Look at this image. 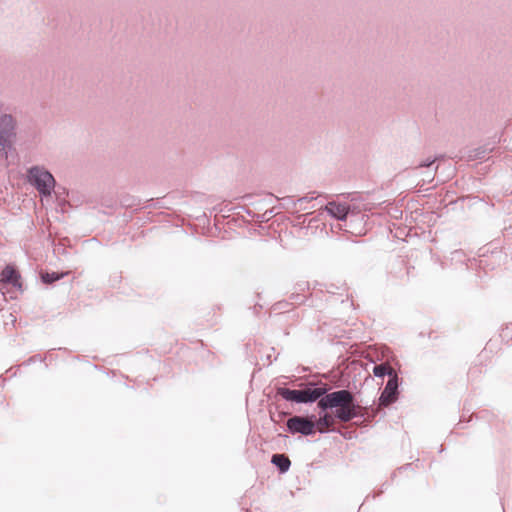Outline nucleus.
Instances as JSON below:
<instances>
[{
    "label": "nucleus",
    "mask_w": 512,
    "mask_h": 512,
    "mask_svg": "<svg viewBox=\"0 0 512 512\" xmlns=\"http://www.w3.org/2000/svg\"><path fill=\"white\" fill-rule=\"evenodd\" d=\"M326 388H314V389H311V388H307V389H304L302 390V397L304 398L303 400V403H306V402H312V401H315L317 399H321L322 397H324L326 395Z\"/></svg>",
    "instance_id": "8"
},
{
    "label": "nucleus",
    "mask_w": 512,
    "mask_h": 512,
    "mask_svg": "<svg viewBox=\"0 0 512 512\" xmlns=\"http://www.w3.org/2000/svg\"><path fill=\"white\" fill-rule=\"evenodd\" d=\"M63 276H64V274H57L55 272H53V273H43L41 275L43 282L48 283V284H50V283H52V282H54L56 280H59Z\"/></svg>",
    "instance_id": "12"
},
{
    "label": "nucleus",
    "mask_w": 512,
    "mask_h": 512,
    "mask_svg": "<svg viewBox=\"0 0 512 512\" xmlns=\"http://www.w3.org/2000/svg\"><path fill=\"white\" fill-rule=\"evenodd\" d=\"M287 427L291 433L311 435L315 432V422L301 416H294L288 419Z\"/></svg>",
    "instance_id": "4"
},
{
    "label": "nucleus",
    "mask_w": 512,
    "mask_h": 512,
    "mask_svg": "<svg viewBox=\"0 0 512 512\" xmlns=\"http://www.w3.org/2000/svg\"><path fill=\"white\" fill-rule=\"evenodd\" d=\"M14 120L12 116L4 114L0 116V149L9 147L14 135Z\"/></svg>",
    "instance_id": "5"
},
{
    "label": "nucleus",
    "mask_w": 512,
    "mask_h": 512,
    "mask_svg": "<svg viewBox=\"0 0 512 512\" xmlns=\"http://www.w3.org/2000/svg\"><path fill=\"white\" fill-rule=\"evenodd\" d=\"M21 291V275L13 266L7 265L0 274V292L6 299H15Z\"/></svg>",
    "instance_id": "2"
},
{
    "label": "nucleus",
    "mask_w": 512,
    "mask_h": 512,
    "mask_svg": "<svg viewBox=\"0 0 512 512\" xmlns=\"http://www.w3.org/2000/svg\"><path fill=\"white\" fill-rule=\"evenodd\" d=\"M278 394L281 395L285 400L303 403L304 398L302 397V390H291L288 388H282L278 391Z\"/></svg>",
    "instance_id": "9"
},
{
    "label": "nucleus",
    "mask_w": 512,
    "mask_h": 512,
    "mask_svg": "<svg viewBox=\"0 0 512 512\" xmlns=\"http://www.w3.org/2000/svg\"><path fill=\"white\" fill-rule=\"evenodd\" d=\"M318 407L323 410L335 409L334 415L325 413L315 422V430L324 433L335 425V419L348 422L358 415V406L354 403L353 395L348 390H339L319 399Z\"/></svg>",
    "instance_id": "1"
},
{
    "label": "nucleus",
    "mask_w": 512,
    "mask_h": 512,
    "mask_svg": "<svg viewBox=\"0 0 512 512\" xmlns=\"http://www.w3.org/2000/svg\"><path fill=\"white\" fill-rule=\"evenodd\" d=\"M326 210L333 217H335V218H337L339 220H343V219L346 218V216L348 214L349 207L347 205H345V204H338V203H335V202H329L326 205Z\"/></svg>",
    "instance_id": "7"
},
{
    "label": "nucleus",
    "mask_w": 512,
    "mask_h": 512,
    "mask_svg": "<svg viewBox=\"0 0 512 512\" xmlns=\"http://www.w3.org/2000/svg\"><path fill=\"white\" fill-rule=\"evenodd\" d=\"M271 462L276 465L281 472H286L291 465L289 458L284 454H274Z\"/></svg>",
    "instance_id": "11"
},
{
    "label": "nucleus",
    "mask_w": 512,
    "mask_h": 512,
    "mask_svg": "<svg viewBox=\"0 0 512 512\" xmlns=\"http://www.w3.org/2000/svg\"><path fill=\"white\" fill-rule=\"evenodd\" d=\"M398 377L393 376L389 378L380 398H379V405L380 406H388L391 403L395 402L397 400L398 395Z\"/></svg>",
    "instance_id": "6"
},
{
    "label": "nucleus",
    "mask_w": 512,
    "mask_h": 512,
    "mask_svg": "<svg viewBox=\"0 0 512 512\" xmlns=\"http://www.w3.org/2000/svg\"><path fill=\"white\" fill-rule=\"evenodd\" d=\"M373 373L376 377H384L385 375H388L389 378H391L393 376H397L395 370L388 363L375 365L373 368Z\"/></svg>",
    "instance_id": "10"
},
{
    "label": "nucleus",
    "mask_w": 512,
    "mask_h": 512,
    "mask_svg": "<svg viewBox=\"0 0 512 512\" xmlns=\"http://www.w3.org/2000/svg\"><path fill=\"white\" fill-rule=\"evenodd\" d=\"M29 181L43 195H50L55 186L53 176L48 171L38 167L29 170Z\"/></svg>",
    "instance_id": "3"
}]
</instances>
